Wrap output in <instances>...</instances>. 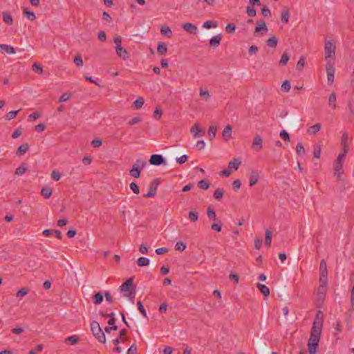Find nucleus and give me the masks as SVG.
<instances>
[{
    "mask_svg": "<svg viewBox=\"0 0 354 354\" xmlns=\"http://www.w3.org/2000/svg\"><path fill=\"white\" fill-rule=\"evenodd\" d=\"M144 103V98L139 97L133 102V106L135 109H140L143 106Z\"/></svg>",
    "mask_w": 354,
    "mask_h": 354,
    "instance_id": "25",
    "label": "nucleus"
},
{
    "mask_svg": "<svg viewBox=\"0 0 354 354\" xmlns=\"http://www.w3.org/2000/svg\"><path fill=\"white\" fill-rule=\"evenodd\" d=\"M115 53L118 57L124 60H127L129 58V54L123 47H115Z\"/></svg>",
    "mask_w": 354,
    "mask_h": 354,
    "instance_id": "11",
    "label": "nucleus"
},
{
    "mask_svg": "<svg viewBox=\"0 0 354 354\" xmlns=\"http://www.w3.org/2000/svg\"><path fill=\"white\" fill-rule=\"evenodd\" d=\"M147 165V162L143 159H137L133 165V167L141 171Z\"/></svg>",
    "mask_w": 354,
    "mask_h": 354,
    "instance_id": "22",
    "label": "nucleus"
},
{
    "mask_svg": "<svg viewBox=\"0 0 354 354\" xmlns=\"http://www.w3.org/2000/svg\"><path fill=\"white\" fill-rule=\"evenodd\" d=\"M335 45L330 41H326L325 42L324 51H325V59L333 58L335 55Z\"/></svg>",
    "mask_w": 354,
    "mask_h": 354,
    "instance_id": "4",
    "label": "nucleus"
},
{
    "mask_svg": "<svg viewBox=\"0 0 354 354\" xmlns=\"http://www.w3.org/2000/svg\"><path fill=\"white\" fill-rule=\"evenodd\" d=\"M66 342H67L71 345H75L78 342V338L75 335H72L66 338Z\"/></svg>",
    "mask_w": 354,
    "mask_h": 354,
    "instance_id": "50",
    "label": "nucleus"
},
{
    "mask_svg": "<svg viewBox=\"0 0 354 354\" xmlns=\"http://www.w3.org/2000/svg\"><path fill=\"white\" fill-rule=\"evenodd\" d=\"M207 214L208 218L210 220H216V214L214 209H211L210 207H208L207 209Z\"/></svg>",
    "mask_w": 354,
    "mask_h": 354,
    "instance_id": "44",
    "label": "nucleus"
},
{
    "mask_svg": "<svg viewBox=\"0 0 354 354\" xmlns=\"http://www.w3.org/2000/svg\"><path fill=\"white\" fill-rule=\"evenodd\" d=\"M157 51L160 55H165L167 52V46L165 42L158 44Z\"/></svg>",
    "mask_w": 354,
    "mask_h": 354,
    "instance_id": "23",
    "label": "nucleus"
},
{
    "mask_svg": "<svg viewBox=\"0 0 354 354\" xmlns=\"http://www.w3.org/2000/svg\"><path fill=\"white\" fill-rule=\"evenodd\" d=\"M342 156H337V160L335 162L334 164V176L336 177V178L339 180L341 179L342 175L344 174V169H343V162L344 160H342Z\"/></svg>",
    "mask_w": 354,
    "mask_h": 354,
    "instance_id": "3",
    "label": "nucleus"
},
{
    "mask_svg": "<svg viewBox=\"0 0 354 354\" xmlns=\"http://www.w3.org/2000/svg\"><path fill=\"white\" fill-rule=\"evenodd\" d=\"M336 100H337V97H336L335 93H332L330 95L329 99H328L329 106H331L332 108H335L336 107Z\"/></svg>",
    "mask_w": 354,
    "mask_h": 354,
    "instance_id": "36",
    "label": "nucleus"
},
{
    "mask_svg": "<svg viewBox=\"0 0 354 354\" xmlns=\"http://www.w3.org/2000/svg\"><path fill=\"white\" fill-rule=\"evenodd\" d=\"M43 235L44 236H50L51 235H55L58 239H62V235L60 231L55 230H45L43 231Z\"/></svg>",
    "mask_w": 354,
    "mask_h": 354,
    "instance_id": "14",
    "label": "nucleus"
},
{
    "mask_svg": "<svg viewBox=\"0 0 354 354\" xmlns=\"http://www.w3.org/2000/svg\"><path fill=\"white\" fill-rule=\"evenodd\" d=\"M190 131L193 134V136L195 138H198V137H201L203 135L202 129H201V127L197 124H194L192 127V128L190 129Z\"/></svg>",
    "mask_w": 354,
    "mask_h": 354,
    "instance_id": "16",
    "label": "nucleus"
},
{
    "mask_svg": "<svg viewBox=\"0 0 354 354\" xmlns=\"http://www.w3.org/2000/svg\"><path fill=\"white\" fill-rule=\"evenodd\" d=\"M216 131H217L216 127H215L214 125H211L209 127V130H208V136H209L210 140H213L215 138Z\"/></svg>",
    "mask_w": 354,
    "mask_h": 354,
    "instance_id": "33",
    "label": "nucleus"
},
{
    "mask_svg": "<svg viewBox=\"0 0 354 354\" xmlns=\"http://www.w3.org/2000/svg\"><path fill=\"white\" fill-rule=\"evenodd\" d=\"M32 70H33L35 72H36V73H39V74H41V73H43V68H42V67H41L39 64H37V63H35V64L32 65Z\"/></svg>",
    "mask_w": 354,
    "mask_h": 354,
    "instance_id": "61",
    "label": "nucleus"
},
{
    "mask_svg": "<svg viewBox=\"0 0 354 354\" xmlns=\"http://www.w3.org/2000/svg\"><path fill=\"white\" fill-rule=\"evenodd\" d=\"M232 128L230 125H227L222 132L223 139L228 141L232 138Z\"/></svg>",
    "mask_w": 354,
    "mask_h": 354,
    "instance_id": "18",
    "label": "nucleus"
},
{
    "mask_svg": "<svg viewBox=\"0 0 354 354\" xmlns=\"http://www.w3.org/2000/svg\"><path fill=\"white\" fill-rule=\"evenodd\" d=\"M41 194L44 198H48L52 194V190L50 187H45L41 189Z\"/></svg>",
    "mask_w": 354,
    "mask_h": 354,
    "instance_id": "37",
    "label": "nucleus"
},
{
    "mask_svg": "<svg viewBox=\"0 0 354 354\" xmlns=\"http://www.w3.org/2000/svg\"><path fill=\"white\" fill-rule=\"evenodd\" d=\"M127 354H138L137 353V346L136 344H133L130 346L127 351Z\"/></svg>",
    "mask_w": 354,
    "mask_h": 354,
    "instance_id": "64",
    "label": "nucleus"
},
{
    "mask_svg": "<svg viewBox=\"0 0 354 354\" xmlns=\"http://www.w3.org/2000/svg\"><path fill=\"white\" fill-rule=\"evenodd\" d=\"M159 185V180L158 178L153 179L149 184V189L147 194L143 195L145 198H152L156 196L157 188Z\"/></svg>",
    "mask_w": 354,
    "mask_h": 354,
    "instance_id": "5",
    "label": "nucleus"
},
{
    "mask_svg": "<svg viewBox=\"0 0 354 354\" xmlns=\"http://www.w3.org/2000/svg\"><path fill=\"white\" fill-rule=\"evenodd\" d=\"M290 59V56L287 53H283L281 55V59L279 61V64L282 66H285L288 60Z\"/></svg>",
    "mask_w": 354,
    "mask_h": 354,
    "instance_id": "42",
    "label": "nucleus"
},
{
    "mask_svg": "<svg viewBox=\"0 0 354 354\" xmlns=\"http://www.w3.org/2000/svg\"><path fill=\"white\" fill-rule=\"evenodd\" d=\"M198 186L203 189H207L209 187V183L205 180H201L198 182Z\"/></svg>",
    "mask_w": 354,
    "mask_h": 354,
    "instance_id": "47",
    "label": "nucleus"
},
{
    "mask_svg": "<svg viewBox=\"0 0 354 354\" xmlns=\"http://www.w3.org/2000/svg\"><path fill=\"white\" fill-rule=\"evenodd\" d=\"M91 330L93 335L100 342H106V337L104 333L102 331L100 324L97 322L93 321L91 323Z\"/></svg>",
    "mask_w": 354,
    "mask_h": 354,
    "instance_id": "2",
    "label": "nucleus"
},
{
    "mask_svg": "<svg viewBox=\"0 0 354 354\" xmlns=\"http://www.w3.org/2000/svg\"><path fill=\"white\" fill-rule=\"evenodd\" d=\"M335 68L333 64L330 63V61H328L326 64V73H327V80L329 84H333L335 79Z\"/></svg>",
    "mask_w": 354,
    "mask_h": 354,
    "instance_id": "6",
    "label": "nucleus"
},
{
    "mask_svg": "<svg viewBox=\"0 0 354 354\" xmlns=\"http://www.w3.org/2000/svg\"><path fill=\"white\" fill-rule=\"evenodd\" d=\"M290 89V83L288 80H286L281 85V90L288 92Z\"/></svg>",
    "mask_w": 354,
    "mask_h": 354,
    "instance_id": "59",
    "label": "nucleus"
},
{
    "mask_svg": "<svg viewBox=\"0 0 354 354\" xmlns=\"http://www.w3.org/2000/svg\"><path fill=\"white\" fill-rule=\"evenodd\" d=\"M137 307L140 313L143 315L144 317L147 318V315L146 310L140 301L137 302Z\"/></svg>",
    "mask_w": 354,
    "mask_h": 354,
    "instance_id": "40",
    "label": "nucleus"
},
{
    "mask_svg": "<svg viewBox=\"0 0 354 354\" xmlns=\"http://www.w3.org/2000/svg\"><path fill=\"white\" fill-rule=\"evenodd\" d=\"M290 12L288 9H283L281 12V19L284 24H287L289 21Z\"/></svg>",
    "mask_w": 354,
    "mask_h": 354,
    "instance_id": "31",
    "label": "nucleus"
},
{
    "mask_svg": "<svg viewBox=\"0 0 354 354\" xmlns=\"http://www.w3.org/2000/svg\"><path fill=\"white\" fill-rule=\"evenodd\" d=\"M322 326V319L318 318L317 320L314 321L313 327L311 328L310 336L309 338L310 340L319 342Z\"/></svg>",
    "mask_w": 354,
    "mask_h": 354,
    "instance_id": "1",
    "label": "nucleus"
},
{
    "mask_svg": "<svg viewBox=\"0 0 354 354\" xmlns=\"http://www.w3.org/2000/svg\"><path fill=\"white\" fill-rule=\"evenodd\" d=\"M257 287L263 296L268 297L270 295V289L266 285L258 283Z\"/></svg>",
    "mask_w": 354,
    "mask_h": 354,
    "instance_id": "21",
    "label": "nucleus"
},
{
    "mask_svg": "<svg viewBox=\"0 0 354 354\" xmlns=\"http://www.w3.org/2000/svg\"><path fill=\"white\" fill-rule=\"evenodd\" d=\"M124 296L129 298V300L131 301L132 303L134 302V298L136 296V292L133 290L128 291V292L124 293Z\"/></svg>",
    "mask_w": 354,
    "mask_h": 354,
    "instance_id": "54",
    "label": "nucleus"
},
{
    "mask_svg": "<svg viewBox=\"0 0 354 354\" xmlns=\"http://www.w3.org/2000/svg\"><path fill=\"white\" fill-rule=\"evenodd\" d=\"M24 13L30 21H34L36 19L35 13L29 11L27 8L24 9Z\"/></svg>",
    "mask_w": 354,
    "mask_h": 354,
    "instance_id": "41",
    "label": "nucleus"
},
{
    "mask_svg": "<svg viewBox=\"0 0 354 354\" xmlns=\"http://www.w3.org/2000/svg\"><path fill=\"white\" fill-rule=\"evenodd\" d=\"M223 193H224V191L222 189L218 188L215 190V192L214 193V197L217 200H220L223 198Z\"/></svg>",
    "mask_w": 354,
    "mask_h": 354,
    "instance_id": "43",
    "label": "nucleus"
},
{
    "mask_svg": "<svg viewBox=\"0 0 354 354\" xmlns=\"http://www.w3.org/2000/svg\"><path fill=\"white\" fill-rule=\"evenodd\" d=\"M149 163L152 165L159 166L165 164V160L162 155L153 154L149 159Z\"/></svg>",
    "mask_w": 354,
    "mask_h": 354,
    "instance_id": "7",
    "label": "nucleus"
},
{
    "mask_svg": "<svg viewBox=\"0 0 354 354\" xmlns=\"http://www.w3.org/2000/svg\"><path fill=\"white\" fill-rule=\"evenodd\" d=\"M133 283V277H131L128 279L125 282H124L119 288L120 290L124 293L128 292V291H131V288Z\"/></svg>",
    "mask_w": 354,
    "mask_h": 354,
    "instance_id": "8",
    "label": "nucleus"
},
{
    "mask_svg": "<svg viewBox=\"0 0 354 354\" xmlns=\"http://www.w3.org/2000/svg\"><path fill=\"white\" fill-rule=\"evenodd\" d=\"M198 214L196 212L191 211L189 213V219L191 222H196L198 221Z\"/></svg>",
    "mask_w": 354,
    "mask_h": 354,
    "instance_id": "45",
    "label": "nucleus"
},
{
    "mask_svg": "<svg viewBox=\"0 0 354 354\" xmlns=\"http://www.w3.org/2000/svg\"><path fill=\"white\" fill-rule=\"evenodd\" d=\"M43 349L42 344H38L35 348L31 349L28 354H37L41 352Z\"/></svg>",
    "mask_w": 354,
    "mask_h": 354,
    "instance_id": "56",
    "label": "nucleus"
},
{
    "mask_svg": "<svg viewBox=\"0 0 354 354\" xmlns=\"http://www.w3.org/2000/svg\"><path fill=\"white\" fill-rule=\"evenodd\" d=\"M319 270L321 272L320 281L322 282L324 278H326L327 276V267L324 259H322L320 262Z\"/></svg>",
    "mask_w": 354,
    "mask_h": 354,
    "instance_id": "13",
    "label": "nucleus"
},
{
    "mask_svg": "<svg viewBox=\"0 0 354 354\" xmlns=\"http://www.w3.org/2000/svg\"><path fill=\"white\" fill-rule=\"evenodd\" d=\"M2 17H3V21H4L5 24H8V25H11L12 24V22H13L12 17L10 13L3 12Z\"/></svg>",
    "mask_w": 354,
    "mask_h": 354,
    "instance_id": "30",
    "label": "nucleus"
},
{
    "mask_svg": "<svg viewBox=\"0 0 354 354\" xmlns=\"http://www.w3.org/2000/svg\"><path fill=\"white\" fill-rule=\"evenodd\" d=\"M267 31H268V28H267L266 22L264 21H258L257 22V26L255 27L254 34L261 32H266Z\"/></svg>",
    "mask_w": 354,
    "mask_h": 354,
    "instance_id": "15",
    "label": "nucleus"
},
{
    "mask_svg": "<svg viewBox=\"0 0 354 354\" xmlns=\"http://www.w3.org/2000/svg\"><path fill=\"white\" fill-rule=\"evenodd\" d=\"M296 151L298 154L305 153V149L302 143L299 142L297 145Z\"/></svg>",
    "mask_w": 354,
    "mask_h": 354,
    "instance_id": "63",
    "label": "nucleus"
},
{
    "mask_svg": "<svg viewBox=\"0 0 354 354\" xmlns=\"http://www.w3.org/2000/svg\"><path fill=\"white\" fill-rule=\"evenodd\" d=\"M199 95L201 97H203L206 100L209 97V91L206 88H201Z\"/></svg>",
    "mask_w": 354,
    "mask_h": 354,
    "instance_id": "48",
    "label": "nucleus"
},
{
    "mask_svg": "<svg viewBox=\"0 0 354 354\" xmlns=\"http://www.w3.org/2000/svg\"><path fill=\"white\" fill-rule=\"evenodd\" d=\"M137 263L140 267L147 266L149 264V259L142 257L138 259Z\"/></svg>",
    "mask_w": 354,
    "mask_h": 354,
    "instance_id": "38",
    "label": "nucleus"
},
{
    "mask_svg": "<svg viewBox=\"0 0 354 354\" xmlns=\"http://www.w3.org/2000/svg\"><path fill=\"white\" fill-rule=\"evenodd\" d=\"M186 248V244L183 241H178L175 245V249L178 251H184Z\"/></svg>",
    "mask_w": 354,
    "mask_h": 354,
    "instance_id": "46",
    "label": "nucleus"
},
{
    "mask_svg": "<svg viewBox=\"0 0 354 354\" xmlns=\"http://www.w3.org/2000/svg\"><path fill=\"white\" fill-rule=\"evenodd\" d=\"M0 50L6 52L9 55H13L16 53L15 48L8 44H0Z\"/></svg>",
    "mask_w": 354,
    "mask_h": 354,
    "instance_id": "20",
    "label": "nucleus"
},
{
    "mask_svg": "<svg viewBox=\"0 0 354 354\" xmlns=\"http://www.w3.org/2000/svg\"><path fill=\"white\" fill-rule=\"evenodd\" d=\"M241 163V161L239 159L234 158L233 160L229 162V169H234V170H237Z\"/></svg>",
    "mask_w": 354,
    "mask_h": 354,
    "instance_id": "27",
    "label": "nucleus"
},
{
    "mask_svg": "<svg viewBox=\"0 0 354 354\" xmlns=\"http://www.w3.org/2000/svg\"><path fill=\"white\" fill-rule=\"evenodd\" d=\"M320 129H321V124H315L313 126L310 127L308 129L307 132L310 135H314L316 133H317L320 130Z\"/></svg>",
    "mask_w": 354,
    "mask_h": 354,
    "instance_id": "28",
    "label": "nucleus"
},
{
    "mask_svg": "<svg viewBox=\"0 0 354 354\" xmlns=\"http://www.w3.org/2000/svg\"><path fill=\"white\" fill-rule=\"evenodd\" d=\"M71 98V95L67 93H63L59 98V102H64L68 101Z\"/></svg>",
    "mask_w": 354,
    "mask_h": 354,
    "instance_id": "62",
    "label": "nucleus"
},
{
    "mask_svg": "<svg viewBox=\"0 0 354 354\" xmlns=\"http://www.w3.org/2000/svg\"><path fill=\"white\" fill-rule=\"evenodd\" d=\"M221 39H222V37L221 35H217L216 36H214L209 40V45L213 48H216L220 45Z\"/></svg>",
    "mask_w": 354,
    "mask_h": 354,
    "instance_id": "19",
    "label": "nucleus"
},
{
    "mask_svg": "<svg viewBox=\"0 0 354 354\" xmlns=\"http://www.w3.org/2000/svg\"><path fill=\"white\" fill-rule=\"evenodd\" d=\"M28 292L29 289L28 288L23 287L17 292L16 297L21 299L24 296H26L28 293Z\"/></svg>",
    "mask_w": 354,
    "mask_h": 354,
    "instance_id": "29",
    "label": "nucleus"
},
{
    "mask_svg": "<svg viewBox=\"0 0 354 354\" xmlns=\"http://www.w3.org/2000/svg\"><path fill=\"white\" fill-rule=\"evenodd\" d=\"M130 189L134 193V194H139L140 193V189H139V187L138 186V185L134 183V182H132L130 185Z\"/></svg>",
    "mask_w": 354,
    "mask_h": 354,
    "instance_id": "55",
    "label": "nucleus"
},
{
    "mask_svg": "<svg viewBox=\"0 0 354 354\" xmlns=\"http://www.w3.org/2000/svg\"><path fill=\"white\" fill-rule=\"evenodd\" d=\"M218 23L216 21H206L203 23V27L206 29L216 28Z\"/></svg>",
    "mask_w": 354,
    "mask_h": 354,
    "instance_id": "32",
    "label": "nucleus"
},
{
    "mask_svg": "<svg viewBox=\"0 0 354 354\" xmlns=\"http://www.w3.org/2000/svg\"><path fill=\"white\" fill-rule=\"evenodd\" d=\"M272 241V232L270 230H266V237H265V244L270 247Z\"/></svg>",
    "mask_w": 354,
    "mask_h": 354,
    "instance_id": "34",
    "label": "nucleus"
},
{
    "mask_svg": "<svg viewBox=\"0 0 354 354\" xmlns=\"http://www.w3.org/2000/svg\"><path fill=\"white\" fill-rule=\"evenodd\" d=\"M183 29L192 35H196L198 32L197 27L191 23H185L182 26Z\"/></svg>",
    "mask_w": 354,
    "mask_h": 354,
    "instance_id": "10",
    "label": "nucleus"
},
{
    "mask_svg": "<svg viewBox=\"0 0 354 354\" xmlns=\"http://www.w3.org/2000/svg\"><path fill=\"white\" fill-rule=\"evenodd\" d=\"M130 175L136 178H138L140 176V171L132 167V169L129 171Z\"/></svg>",
    "mask_w": 354,
    "mask_h": 354,
    "instance_id": "51",
    "label": "nucleus"
},
{
    "mask_svg": "<svg viewBox=\"0 0 354 354\" xmlns=\"http://www.w3.org/2000/svg\"><path fill=\"white\" fill-rule=\"evenodd\" d=\"M187 160L188 156L185 154L176 158V162L180 165L185 163Z\"/></svg>",
    "mask_w": 354,
    "mask_h": 354,
    "instance_id": "60",
    "label": "nucleus"
},
{
    "mask_svg": "<svg viewBox=\"0 0 354 354\" xmlns=\"http://www.w3.org/2000/svg\"><path fill=\"white\" fill-rule=\"evenodd\" d=\"M263 147V140L261 137L259 135L255 136V137L253 139L252 142V147L253 149L259 151L260 149H261Z\"/></svg>",
    "mask_w": 354,
    "mask_h": 354,
    "instance_id": "9",
    "label": "nucleus"
},
{
    "mask_svg": "<svg viewBox=\"0 0 354 354\" xmlns=\"http://www.w3.org/2000/svg\"><path fill=\"white\" fill-rule=\"evenodd\" d=\"M246 13L250 17H254L257 15V11L253 7L248 6L246 8Z\"/></svg>",
    "mask_w": 354,
    "mask_h": 354,
    "instance_id": "53",
    "label": "nucleus"
},
{
    "mask_svg": "<svg viewBox=\"0 0 354 354\" xmlns=\"http://www.w3.org/2000/svg\"><path fill=\"white\" fill-rule=\"evenodd\" d=\"M259 178V172L258 170H252L250 175V186H254L257 183Z\"/></svg>",
    "mask_w": 354,
    "mask_h": 354,
    "instance_id": "12",
    "label": "nucleus"
},
{
    "mask_svg": "<svg viewBox=\"0 0 354 354\" xmlns=\"http://www.w3.org/2000/svg\"><path fill=\"white\" fill-rule=\"evenodd\" d=\"M75 64L77 66H83V60L81 57V55H77L75 57L73 60Z\"/></svg>",
    "mask_w": 354,
    "mask_h": 354,
    "instance_id": "52",
    "label": "nucleus"
},
{
    "mask_svg": "<svg viewBox=\"0 0 354 354\" xmlns=\"http://www.w3.org/2000/svg\"><path fill=\"white\" fill-rule=\"evenodd\" d=\"M280 137L285 141L290 140V136L286 130H282L279 134Z\"/></svg>",
    "mask_w": 354,
    "mask_h": 354,
    "instance_id": "58",
    "label": "nucleus"
},
{
    "mask_svg": "<svg viewBox=\"0 0 354 354\" xmlns=\"http://www.w3.org/2000/svg\"><path fill=\"white\" fill-rule=\"evenodd\" d=\"M266 44L271 48H276L277 45V38L275 36H273L270 38H269L266 41Z\"/></svg>",
    "mask_w": 354,
    "mask_h": 354,
    "instance_id": "35",
    "label": "nucleus"
},
{
    "mask_svg": "<svg viewBox=\"0 0 354 354\" xmlns=\"http://www.w3.org/2000/svg\"><path fill=\"white\" fill-rule=\"evenodd\" d=\"M160 32L162 35L167 36L169 38L172 37V32L169 26H163L160 28Z\"/></svg>",
    "mask_w": 354,
    "mask_h": 354,
    "instance_id": "24",
    "label": "nucleus"
},
{
    "mask_svg": "<svg viewBox=\"0 0 354 354\" xmlns=\"http://www.w3.org/2000/svg\"><path fill=\"white\" fill-rule=\"evenodd\" d=\"M236 30V26L233 24H228L225 26V30L228 33H233Z\"/></svg>",
    "mask_w": 354,
    "mask_h": 354,
    "instance_id": "57",
    "label": "nucleus"
},
{
    "mask_svg": "<svg viewBox=\"0 0 354 354\" xmlns=\"http://www.w3.org/2000/svg\"><path fill=\"white\" fill-rule=\"evenodd\" d=\"M103 301V296L100 292H96L93 295V302L95 304H100Z\"/></svg>",
    "mask_w": 354,
    "mask_h": 354,
    "instance_id": "39",
    "label": "nucleus"
},
{
    "mask_svg": "<svg viewBox=\"0 0 354 354\" xmlns=\"http://www.w3.org/2000/svg\"><path fill=\"white\" fill-rule=\"evenodd\" d=\"M319 342L317 341H312L308 339V347L309 351V354H316L317 348L319 345Z\"/></svg>",
    "mask_w": 354,
    "mask_h": 354,
    "instance_id": "17",
    "label": "nucleus"
},
{
    "mask_svg": "<svg viewBox=\"0 0 354 354\" xmlns=\"http://www.w3.org/2000/svg\"><path fill=\"white\" fill-rule=\"evenodd\" d=\"M29 145L27 143H24L20 145L17 151V156L24 155L28 149Z\"/></svg>",
    "mask_w": 354,
    "mask_h": 354,
    "instance_id": "26",
    "label": "nucleus"
},
{
    "mask_svg": "<svg viewBox=\"0 0 354 354\" xmlns=\"http://www.w3.org/2000/svg\"><path fill=\"white\" fill-rule=\"evenodd\" d=\"M19 110H18V111H11L8 112L6 115V120H10L15 118L16 117V115H17V113H19Z\"/></svg>",
    "mask_w": 354,
    "mask_h": 354,
    "instance_id": "49",
    "label": "nucleus"
}]
</instances>
